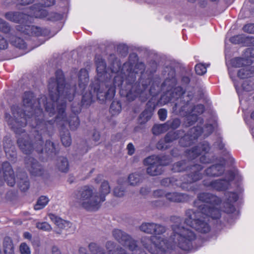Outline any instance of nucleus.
Returning <instances> with one entry per match:
<instances>
[{"label": "nucleus", "instance_id": "774afa93", "mask_svg": "<svg viewBox=\"0 0 254 254\" xmlns=\"http://www.w3.org/2000/svg\"><path fill=\"white\" fill-rule=\"evenodd\" d=\"M166 192L163 190H157L153 191V195L156 197L165 196Z\"/></svg>", "mask_w": 254, "mask_h": 254}, {"label": "nucleus", "instance_id": "9d476101", "mask_svg": "<svg viewBox=\"0 0 254 254\" xmlns=\"http://www.w3.org/2000/svg\"><path fill=\"white\" fill-rule=\"evenodd\" d=\"M112 235L120 244L128 248L132 254H147L138 247L137 241L125 232L116 229L113 230Z\"/></svg>", "mask_w": 254, "mask_h": 254}, {"label": "nucleus", "instance_id": "4d7b16f0", "mask_svg": "<svg viewBox=\"0 0 254 254\" xmlns=\"http://www.w3.org/2000/svg\"><path fill=\"white\" fill-rule=\"evenodd\" d=\"M7 158L11 161L15 162L16 159V151L15 148L10 149L9 151L5 153Z\"/></svg>", "mask_w": 254, "mask_h": 254}, {"label": "nucleus", "instance_id": "393cba45", "mask_svg": "<svg viewBox=\"0 0 254 254\" xmlns=\"http://www.w3.org/2000/svg\"><path fill=\"white\" fill-rule=\"evenodd\" d=\"M18 185L20 189L23 191L27 190L30 186V183L27 174L25 172H20L17 174Z\"/></svg>", "mask_w": 254, "mask_h": 254}, {"label": "nucleus", "instance_id": "aec40b11", "mask_svg": "<svg viewBox=\"0 0 254 254\" xmlns=\"http://www.w3.org/2000/svg\"><path fill=\"white\" fill-rule=\"evenodd\" d=\"M209 149V145L208 143L205 142L192 148L190 150L186 151V156L189 159H193L201 153H206L208 152Z\"/></svg>", "mask_w": 254, "mask_h": 254}, {"label": "nucleus", "instance_id": "6e6d98bb", "mask_svg": "<svg viewBox=\"0 0 254 254\" xmlns=\"http://www.w3.org/2000/svg\"><path fill=\"white\" fill-rule=\"evenodd\" d=\"M177 183H179L178 181L174 178H165L161 181V184L163 186H169L170 184L176 185Z\"/></svg>", "mask_w": 254, "mask_h": 254}, {"label": "nucleus", "instance_id": "b1692460", "mask_svg": "<svg viewBox=\"0 0 254 254\" xmlns=\"http://www.w3.org/2000/svg\"><path fill=\"white\" fill-rule=\"evenodd\" d=\"M48 216L51 220L60 229L68 230L72 226V224L69 221L62 219L53 213H49Z\"/></svg>", "mask_w": 254, "mask_h": 254}, {"label": "nucleus", "instance_id": "39448f33", "mask_svg": "<svg viewBox=\"0 0 254 254\" xmlns=\"http://www.w3.org/2000/svg\"><path fill=\"white\" fill-rule=\"evenodd\" d=\"M95 63L98 82L95 85L92 84L91 89H93L94 94H96L99 100L103 102L106 100H110L115 95V87L118 85L115 84V78L113 81L108 78L109 74L106 71V65L104 60L96 57Z\"/></svg>", "mask_w": 254, "mask_h": 254}, {"label": "nucleus", "instance_id": "6e6552de", "mask_svg": "<svg viewBox=\"0 0 254 254\" xmlns=\"http://www.w3.org/2000/svg\"><path fill=\"white\" fill-rule=\"evenodd\" d=\"M208 220L202 211L188 209L186 211L184 222L200 233H207L210 231Z\"/></svg>", "mask_w": 254, "mask_h": 254}, {"label": "nucleus", "instance_id": "bf43d9fd", "mask_svg": "<svg viewBox=\"0 0 254 254\" xmlns=\"http://www.w3.org/2000/svg\"><path fill=\"white\" fill-rule=\"evenodd\" d=\"M166 123H168V129L169 128H172L173 129L177 128L180 125V121L178 119H175L172 120V121H168L166 122Z\"/></svg>", "mask_w": 254, "mask_h": 254}, {"label": "nucleus", "instance_id": "0eeeda50", "mask_svg": "<svg viewBox=\"0 0 254 254\" xmlns=\"http://www.w3.org/2000/svg\"><path fill=\"white\" fill-rule=\"evenodd\" d=\"M203 167L198 164L191 165L190 164L187 165L184 161H181L175 163L172 167V170L175 172H180L185 170L189 171L190 173L186 176V178L182 180V183H177L176 186L180 187L185 190H191L190 184L196 182L202 178V174L200 172Z\"/></svg>", "mask_w": 254, "mask_h": 254}, {"label": "nucleus", "instance_id": "ea45409f", "mask_svg": "<svg viewBox=\"0 0 254 254\" xmlns=\"http://www.w3.org/2000/svg\"><path fill=\"white\" fill-rule=\"evenodd\" d=\"M61 141L65 147H67L70 145L71 143V139L69 134V132L68 130H66L63 133H61Z\"/></svg>", "mask_w": 254, "mask_h": 254}, {"label": "nucleus", "instance_id": "2eb2a0df", "mask_svg": "<svg viewBox=\"0 0 254 254\" xmlns=\"http://www.w3.org/2000/svg\"><path fill=\"white\" fill-rule=\"evenodd\" d=\"M25 167L33 176L40 177L44 174L43 166L34 158L27 156L24 159Z\"/></svg>", "mask_w": 254, "mask_h": 254}, {"label": "nucleus", "instance_id": "3c124183", "mask_svg": "<svg viewBox=\"0 0 254 254\" xmlns=\"http://www.w3.org/2000/svg\"><path fill=\"white\" fill-rule=\"evenodd\" d=\"M45 150L46 152L56 153V147L54 143L52 142L47 140L46 142L45 146Z\"/></svg>", "mask_w": 254, "mask_h": 254}, {"label": "nucleus", "instance_id": "680f3d73", "mask_svg": "<svg viewBox=\"0 0 254 254\" xmlns=\"http://www.w3.org/2000/svg\"><path fill=\"white\" fill-rule=\"evenodd\" d=\"M26 30L31 31V34L35 35L37 36H39L41 34V31L40 30V28L34 27V26H27V28L26 29Z\"/></svg>", "mask_w": 254, "mask_h": 254}, {"label": "nucleus", "instance_id": "cd10ccee", "mask_svg": "<svg viewBox=\"0 0 254 254\" xmlns=\"http://www.w3.org/2000/svg\"><path fill=\"white\" fill-rule=\"evenodd\" d=\"M224 171V167L220 164L212 165L205 170L206 174L210 177L221 175Z\"/></svg>", "mask_w": 254, "mask_h": 254}, {"label": "nucleus", "instance_id": "a878e982", "mask_svg": "<svg viewBox=\"0 0 254 254\" xmlns=\"http://www.w3.org/2000/svg\"><path fill=\"white\" fill-rule=\"evenodd\" d=\"M165 197L169 201L173 202H183L188 199V196L186 194L176 192L166 193Z\"/></svg>", "mask_w": 254, "mask_h": 254}, {"label": "nucleus", "instance_id": "bb28decb", "mask_svg": "<svg viewBox=\"0 0 254 254\" xmlns=\"http://www.w3.org/2000/svg\"><path fill=\"white\" fill-rule=\"evenodd\" d=\"M78 78V86L81 90L80 91L82 92L89 82V76L87 71L85 69H81L80 70Z\"/></svg>", "mask_w": 254, "mask_h": 254}, {"label": "nucleus", "instance_id": "58836bf2", "mask_svg": "<svg viewBox=\"0 0 254 254\" xmlns=\"http://www.w3.org/2000/svg\"><path fill=\"white\" fill-rule=\"evenodd\" d=\"M241 87L243 91L250 92L254 89V80L248 79L244 80L241 84Z\"/></svg>", "mask_w": 254, "mask_h": 254}, {"label": "nucleus", "instance_id": "f3484780", "mask_svg": "<svg viewBox=\"0 0 254 254\" xmlns=\"http://www.w3.org/2000/svg\"><path fill=\"white\" fill-rule=\"evenodd\" d=\"M202 128L197 126L190 128L187 134H185L179 140L180 144L184 147L190 145L202 133Z\"/></svg>", "mask_w": 254, "mask_h": 254}, {"label": "nucleus", "instance_id": "49530a36", "mask_svg": "<svg viewBox=\"0 0 254 254\" xmlns=\"http://www.w3.org/2000/svg\"><path fill=\"white\" fill-rule=\"evenodd\" d=\"M11 29L9 24L3 19L0 18V31L7 34L10 32Z\"/></svg>", "mask_w": 254, "mask_h": 254}, {"label": "nucleus", "instance_id": "4be33fe9", "mask_svg": "<svg viewBox=\"0 0 254 254\" xmlns=\"http://www.w3.org/2000/svg\"><path fill=\"white\" fill-rule=\"evenodd\" d=\"M225 196L227 201L224 203V211L228 213H233L235 208L232 203L238 200V195L235 192H227L225 193Z\"/></svg>", "mask_w": 254, "mask_h": 254}, {"label": "nucleus", "instance_id": "09e8293b", "mask_svg": "<svg viewBox=\"0 0 254 254\" xmlns=\"http://www.w3.org/2000/svg\"><path fill=\"white\" fill-rule=\"evenodd\" d=\"M121 110V104L117 102H113L110 108V112L112 114H116L120 113Z\"/></svg>", "mask_w": 254, "mask_h": 254}, {"label": "nucleus", "instance_id": "a211bd4d", "mask_svg": "<svg viewBox=\"0 0 254 254\" xmlns=\"http://www.w3.org/2000/svg\"><path fill=\"white\" fill-rule=\"evenodd\" d=\"M3 177L8 186L12 187L15 184V178L13 170L7 162H3L2 165Z\"/></svg>", "mask_w": 254, "mask_h": 254}, {"label": "nucleus", "instance_id": "e2e57ef3", "mask_svg": "<svg viewBox=\"0 0 254 254\" xmlns=\"http://www.w3.org/2000/svg\"><path fill=\"white\" fill-rule=\"evenodd\" d=\"M62 18V15L60 14L52 12L48 15L47 19L51 21H57Z\"/></svg>", "mask_w": 254, "mask_h": 254}, {"label": "nucleus", "instance_id": "f03ea898", "mask_svg": "<svg viewBox=\"0 0 254 254\" xmlns=\"http://www.w3.org/2000/svg\"><path fill=\"white\" fill-rule=\"evenodd\" d=\"M175 223L172 225V233L169 239L162 237L144 236L141 239L142 246L152 254H166L173 247L177 246L187 251L192 247V242L196 239L195 232L190 228L179 223L180 217L175 218Z\"/></svg>", "mask_w": 254, "mask_h": 254}, {"label": "nucleus", "instance_id": "f704fd0d", "mask_svg": "<svg viewBox=\"0 0 254 254\" xmlns=\"http://www.w3.org/2000/svg\"><path fill=\"white\" fill-rule=\"evenodd\" d=\"M168 123L155 125L152 127V133L155 135H159L168 130Z\"/></svg>", "mask_w": 254, "mask_h": 254}, {"label": "nucleus", "instance_id": "c03bdc74", "mask_svg": "<svg viewBox=\"0 0 254 254\" xmlns=\"http://www.w3.org/2000/svg\"><path fill=\"white\" fill-rule=\"evenodd\" d=\"M93 96V95L91 91L84 94L81 101L82 105L85 106L90 105L92 102Z\"/></svg>", "mask_w": 254, "mask_h": 254}, {"label": "nucleus", "instance_id": "5fc2aeb1", "mask_svg": "<svg viewBox=\"0 0 254 254\" xmlns=\"http://www.w3.org/2000/svg\"><path fill=\"white\" fill-rule=\"evenodd\" d=\"M114 194L117 197H123L125 194V190L121 186H118L114 189Z\"/></svg>", "mask_w": 254, "mask_h": 254}, {"label": "nucleus", "instance_id": "dca6fc26", "mask_svg": "<svg viewBox=\"0 0 254 254\" xmlns=\"http://www.w3.org/2000/svg\"><path fill=\"white\" fill-rule=\"evenodd\" d=\"M197 198L198 200L194 202V205L196 207V209L194 210L196 211H199V205L205 204L210 206L212 205H217L221 201L219 197L209 193H201L198 195Z\"/></svg>", "mask_w": 254, "mask_h": 254}, {"label": "nucleus", "instance_id": "2f4dec72", "mask_svg": "<svg viewBox=\"0 0 254 254\" xmlns=\"http://www.w3.org/2000/svg\"><path fill=\"white\" fill-rule=\"evenodd\" d=\"M57 167L60 171L66 173L69 169L67 159L64 157H59L57 160Z\"/></svg>", "mask_w": 254, "mask_h": 254}, {"label": "nucleus", "instance_id": "20e7f679", "mask_svg": "<svg viewBox=\"0 0 254 254\" xmlns=\"http://www.w3.org/2000/svg\"><path fill=\"white\" fill-rule=\"evenodd\" d=\"M110 192L109 183L104 181L99 190V196L94 194L91 187L84 186L74 193V197L78 204L88 211L98 210L101 203L105 200L106 195Z\"/></svg>", "mask_w": 254, "mask_h": 254}, {"label": "nucleus", "instance_id": "412c9836", "mask_svg": "<svg viewBox=\"0 0 254 254\" xmlns=\"http://www.w3.org/2000/svg\"><path fill=\"white\" fill-rule=\"evenodd\" d=\"M214 205L208 206L206 204H202L199 205V210L202 211V212L208 218L209 217H211L214 219H219L221 216V212Z\"/></svg>", "mask_w": 254, "mask_h": 254}, {"label": "nucleus", "instance_id": "5701e85b", "mask_svg": "<svg viewBox=\"0 0 254 254\" xmlns=\"http://www.w3.org/2000/svg\"><path fill=\"white\" fill-rule=\"evenodd\" d=\"M42 5L40 4H35L30 7V11L28 12V16L29 19L31 17L36 18H45L48 17V12L42 8Z\"/></svg>", "mask_w": 254, "mask_h": 254}, {"label": "nucleus", "instance_id": "a18cd8bd", "mask_svg": "<svg viewBox=\"0 0 254 254\" xmlns=\"http://www.w3.org/2000/svg\"><path fill=\"white\" fill-rule=\"evenodd\" d=\"M105 248L106 250V254H115V251L116 250V244L111 241H107L105 244Z\"/></svg>", "mask_w": 254, "mask_h": 254}, {"label": "nucleus", "instance_id": "e433bc0d", "mask_svg": "<svg viewBox=\"0 0 254 254\" xmlns=\"http://www.w3.org/2000/svg\"><path fill=\"white\" fill-rule=\"evenodd\" d=\"M152 115V113L150 109H145L140 115L138 119V122L140 124H144L146 123L150 119Z\"/></svg>", "mask_w": 254, "mask_h": 254}, {"label": "nucleus", "instance_id": "72a5a7b5", "mask_svg": "<svg viewBox=\"0 0 254 254\" xmlns=\"http://www.w3.org/2000/svg\"><path fill=\"white\" fill-rule=\"evenodd\" d=\"M142 181L141 175L137 173H132L128 177V182L130 185L136 186L139 185Z\"/></svg>", "mask_w": 254, "mask_h": 254}, {"label": "nucleus", "instance_id": "7c9ffc66", "mask_svg": "<svg viewBox=\"0 0 254 254\" xmlns=\"http://www.w3.org/2000/svg\"><path fill=\"white\" fill-rule=\"evenodd\" d=\"M184 134V131L179 130L176 131H170L166 134L164 138L166 143H170L182 137Z\"/></svg>", "mask_w": 254, "mask_h": 254}, {"label": "nucleus", "instance_id": "c756f323", "mask_svg": "<svg viewBox=\"0 0 254 254\" xmlns=\"http://www.w3.org/2000/svg\"><path fill=\"white\" fill-rule=\"evenodd\" d=\"M190 106L189 103H188V107L186 106L184 108H183L187 112L178 113V114H180L181 115H187L188 113H195L197 115V116L198 115L201 114L204 110V106L202 104L197 105L196 106L193 107V109H190Z\"/></svg>", "mask_w": 254, "mask_h": 254}, {"label": "nucleus", "instance_id": "8fccbe9b", "mask_svg": "<svg viewBox=\"0 0 254 254\" xmlns=\"http://www.w3.org/2000/svg\"><path fill=\"white\" fill-rule=\"evenodd\" d=\"M19 250L20 254H31V249L29 246L26 243H22L20 244Z\"/></svg>", "mask_w": 254, "mask_h": 254}, {"label": "nucleus", "instance_id": "ddd939ff", "mask_svg": "<svg viewBox=\"0 0 254 254\" xmlns=\"http://www.w3.org/2000/svg\"><path fill=\"white\" fill-rule=\"evenodd\" d=\"M231 43L235 44H243L247 46H253L247 49L246 53L248 57L254 58V37L246 36L245 35H238L230 39Z\"/></svg>", "mask_w": 254, "mask_h": 254}, {"label": "nucleus", "instance_id": "f257e3e1", "mask_svg": "<svg viewBox=\"0 0 254 254\" xmlns=\"http://www.w3.org/2000/svg\"><path fill=\"white\" fill-rule=\"evenodd\" d=\"M56 79L51 78L49 82L51 101L44 104L45 110L50 116L54 115L56 112L57 113L56 120L54 121L50 120L52 124L56 122L59 125L64 126L68 123L71 129H76L79 125L78 117L74 114L67 120L65 113L66 102H70L73 99L75 86L74 84L71 85L65 83L63 72L61 70L56 71ZM49 122L50 121L47 122L48 126L49 125Z\"/></svg>", "mask_w": 254, "mask_h": 254}, {"label": "nucleus", "instance_id": "7ed1b4c3", "mask_svg": "<svg viewBox=\"0 0 254 254\" xmlns=\"http://www.w3.org/2000/svg\"><path fill=\"white\" fill-rule=\"evenodd\" d=\"M36 99L32 92H25L22 97V106L24 113L18 106L11 107L12 116L5 114V120L11 128L17 134L23 133L22 129L27 123L37 129V131L44 130L46 131L48 128L47 122L43 120V112L40 107L36 106Z\"/></svg>", "mask_w": 254, "mask_h": 254}, {"label": "nucleus", "instance_id": "338daca9", "mask_svg": "<svg viewBox=\"0 0 254 254\" xmlns=\"http://www.w3.org/2000/svg\"><path fill=\"white\" fill-rule=\"evenodd\" d=\"M8 43L5 39L0 34V49L4 50L7 48Z\"/></svg>", "mask_w": 254, "mask_h": 254}, {"label": "nucleus", "instance_id": "4c0bfd02", "mask_svg": "<svg viewBox=\"0 0 254 254\" xmlns=\"http://www.w3.org/2000/svg\"><path fill=\"white\" fill-rule=\"evenodd\" d=\"M49 198L46 196H41L34 206L35 210H40L44 208L49 201Z\"/></svg>", "mask_w": 254, "mask_h": 254}, {"label": "nucleus", "instance_id": "864d4df0", "mask_svg": "<svg viewBox=\"0 0 254 254\" xmlns=\"http://www.w3.org/2000/svg\"><path fill=\"white\" fill-rule=\"evenodd\" d=\"M3 148L5 152L6 153L9 151V150L10 149H13V148H14L15 147L12 144V142L9 138H5L4 141Z\"/></svg>", "mask_w": 254, "mask_h": 254}, {"label": "nucleus", "instance_id": "37998d69", "mask_svg": "<svg viewBox=\"0 0 254 254\" xmlns=\"http://www.w3.org/2000/svg\"><path fill=\"white\" fill-rule=\"evenodd\" d=\"M11 44L15 47L21 49H24L26 47V44L22 39L15 37L11 40Z\"/></svg>", "mask_w": 254, "mask_h": 254}, {"label": "nucleus", "instance_id": "c9c22d12", "mask_svg": "<svg viewBox=\"0 0 254 254\" xmlns=\"http://www.w3.org/2000/svg\"><path fill=\"white\" fill-rule=\"evenodd\" d=\"M154 222H143L139 226V229L140 231L147 234L152 235Z\"/></svg>", "mask_w": 254, "mask_h": 254}, {"label": "nucleus", "instance_id": "603ef678", "mask_svg": "<svg viewBox=\"0 0 254 254\" xmlns=\"http://www.w3.org/2000/svg\"><path fill=\"white\" fill-rule=\"evenodd\" d=\"M195 70L197 74L202 75L206 72V67L203 64H199L195 65Z\"/></svg>", "mask_w": 254, "mask_h": 254}, {"label": "nucleus", "instance_id": "423d86ee", "mask_svg": "<svg viewBox=\"0 0 254 254\" xmlns=\"http://www.w3.org/2000/svg\"><path fill=\"white\" fill-rule=\"evenodd\" d=\"M49 125L48 126L47 130L46 131L44 132V130L38 131L34 127L32 131V134L34 136V144L31 143L30 141L29 135L24 133L21 136H18L17 144L20 149L21 151L25 154H29L32 153L34 149H35L38 152L41 153L43 150V140L42 139V135L49 134L50 130L52 129V121H50Z\"/></svg>", "mask_w": 254, "mask_h": 254}, {"label": "nucleus", "instance_id": "79ce46f5", "mask_svg": "<svg viewBox=\"0 0 254 254\" xmlns=\"http://www.w3.org/2000/svg\"><path fill=\"white\" fill-rule=\"evenodd\" d=\"M185 119V124L186 126H190L193 125L197 119V115L195 113H188Z\"/></svg>", "mask_w": 254, "mask_h": 254}, {"label": "nucleus", "instance_id": "0e129e2a", "mask_svg": "<svg viewBox=\"0 0 254 254\" xmlns=\"http://www.w3.org/2000/svg\"><path fill=\"white\" fill-rule=\"evenodd\" d=\"M158 115L159 119L161 121H163L166 119L167 111L165 109H160L158 111Z\"/></svg>", "mask_w": 254, "mask_h": 254}, {"label": "nucleus", "instance_id": "4468645a", "mask_svg": "<svg viewBox=\"0 0 254 254\" xmlns=\"http://www.w3.org/2000/svg\"><path fill=\"white\" fill-rule=\"evenodd\" d=\"M235 174L234 172L230 171L228 172L226 179L224 180H217L210 183L206 181H203L204 185L207 187H211L218 190H223L228 189L230 185V182L234 179Z\"/></svg>", "mask_w": 254, "mask_h": 254}, {"label": "nucleus", "instance_id": "9b49d317", "mask_svg": "<svg viewBox=\"0 0 254 254\" xmlns=\"http://www.w3.org/2000/svg\"><path fill=\"white\" fill-rule=\"evenodd\" d=\"M170 160L165 156L160 157L156 155L149 156L144 160V164L148 167L146 173L151 176L161 175L163 172V166L168 165Z\"/></svg>", "mask_w": 254, "mask_h": 254}, {"label": "nucleus", "instance_id": "69168bd1", "mask_svg": "<svg viewBox=\"0 0 254 254\" xmlns=\"http://www.w3.org/2000/svg\"><path fill=\"white\" fill-rule=\"evenodd\" d=\"M243 30L247 33H254V23L245 25L243 27Z\"/></svg>", "mask_w": 254, "mask_h": 254}, {"label": "nucleus", "instance_id": "c85d7f7f", "mask_svg": "<svg viewBox=\"0 0 254 254\" xmlns=\"http://www.w3.org/2000/svg\"><path fill=\"white\" fill-rule=\"evenodd\" d=\"M254 74V65H248L238 71V76L240 78H247Z\"/></svg>", "mask_w": 254, "mask_h": 254}, {"label": "nucleus", "instance_id": "a19ab883", "mask_svg": "<svg viewBox=\"0 0 254 254\" xmlns=\"http://www.w3.org/2000/svg\"><path fill=\"white\" fill-rule=\"evenodd\" d=\"M232 65L235 67H240L246 65H248V63L247 60L240 58H235L231 61Z\"/></svg>", "mask_w": 254, "mask_h": 254}, {"label": "nucleus", "instance_id": "473e14b6", "mask_svg": "<svg viewBox=\"0 0 254 254\" xmlns=\"http://www.w3.org/2000/svg\"><path fill=\"white\" fill-rule=\"evenodd\" d=\"M167 227L160 223H154L152 235L153 236L160 237L165 234L167 231Z\"/></svg>", "mask_w": 254, "mask_h": 254}, {"label": "nucleus", "instance_id": "de8ad7c7", "mask_svg": "<svg viewBox=\"0 0 254 254\" xmlns=\"http://www.w3.org/2000/svg\"><path fill=\"white\" fill-rule=\"evenodd\" d=\"M36 227L38 229L44 231H51L52 229L51 226L46 222H37L36 224Z\"/></svg>", "mask_w": 254, "mask_h": 254}, {"label": "nucleus", "instance_id": "1a4fd4ad", "mask_svg": "<svg viewBox=\"0 0 254 254\" xmlns=\"http://www.w3.org/2000/svg\"><path fill=\"white\" fill-rule=\"evenodd\" d=\"M134 63L130 61L125 63L122 68L117 72V75L115 76V82L118 86L121 85L126 80L129 84L133 82L136 78V74L138 72L142 73L145 69L144 64L142 63H138L135 64V69L132 70Z\"/></svg>", "mask_w": 254, "mask_h": 254}, {"label": "nucleus", "instance_id": "052dcab7", "mask_svg": "<svg viewBox=\"0 0 254 254\" xmlns=\"http://www.w3.org/2000/svg\"><path fill=\"white\" fill-rule=\"evenodd\" d=\"M164 139H160L156 144V147L159 150H165L168 148V145L167 144Z\"/></svg>", "mask_w": 254, "mask_h": 254}, {"label": "nucleus", "instance_id": "6ab92c4d", "mask_svg": "<svg viewBox=\"0 0 254 254\" xmlns=\"http://www.w3.org/2000/svg\"><path fill=\"white\" fill-rule=\"evenodd\" d=\"M5 18L14 23H27L29 16L27 14L18 11H9L4 14Z\"/></svg>", "mask_w": 254, "mask_h": 254}, {"label": "nucleus", "instance_id": "f8f14e48", "mask_svg": "<svg viewBox=\"0 0 254 254\" xmlns=\"http://www.w3.org/2000/svg\"><path fill=\"white\" fill-rule=\"evenodd\" d=\"M184 91L183 89L180 87L178 86L174 89L173 91L170 94L171 97L168 99L167 102L172 100L173 99H176L177 102L175 103L174 106L173 108V111L176 114L186 112L184 108L186 106H188V100L186 101L184 100Z\"/></svg>", "mask_w": 254, "mask_h": 254}, {"label": "nucleus", "instance_id": "13d9d810", "mask_svg": "<svg viewBox=\"0 0 254 254\" xmlns=\"http://www.w3.org/2000/svg\"><path fill=\"white\" fill-rule=\"evenodd\" d=\"M4 252L5 254H13L14 248L11 242H7V243L4 244Z\"/></svg>", "mask_w": 254, "mask_h": 254}]
</instances>
